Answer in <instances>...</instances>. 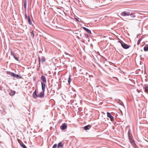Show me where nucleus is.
I'll return each instance as SVG.
<instances>
[{"label": "nucleus", "mask_w": 148, "mask_h": 148, "mask_svg": "<svg viewBox=\"0 0 148 148\" xmlns=\"http://www.w3.org/2000/svg\"><path fill=\"white\" fill-rule=\"evenodd\" d=\"M7 74L8 75H10L11 76H13L14 77L16 78H22V77L21 76L19 75H18L15 74L14 73L7 71Z\"/></svg>", "instance_id": "f257e3e1"}, {"label": "nucleus", "mask_w": 148, "mask_h": 148, "mask_svg": "<svg viewBox=\"0 0 148 148\" xmlns=\"http://www.w3.org/2000/svg\"><path fill=\"white\" fill-rule=\"evenodd\" d=\"M130 12L127 11H124L121 12V16H130Z\"/></svg>", "instance_id": "f03ea898"}, {"label": "nucleus", "mask_w": 148, "mask_h": 148, "mask_svg": "<svg viewBox=\"0 0 148 148\" xmlns=\"http://www.w3.org/2000/svg\"><path fill=\"white\" fill-rule=\"evenodd\" d=\"M129 131H129L128 132L129 140H130V143L132 144V145L134 146V145H135V143L134 140H133L132 139L130 136V134L129 133Z\"/></svg>", "instance_id": "7ed1b4c3"}, {"label": "nucleus", "mask_w": 148, "mask_h": 148, "mask_svg": "<svg viewBox=\"0 0 148 148\" xmlns=\"http://www.w3.org/2000/svg\"><path fill=\"white\" fill-rule=\"evenodd\" d=\"M122 47L124 49H127L129 48L130 47V46L125 44V43H121Z\"/></svg>", "instance_id": "20e7f679"}, {"label": "nucleus", "mask_w": 148, "mask_h": 148, "mask_svg": "<svg viewBox=\"0 0 148 148\" xmlns=\"http://www.w3.org/2000/svg\"><path fill=\"white\" fill-rule=\"evenodd\" d=\"M107 117L110 118V120L112 121H114V117L111 115V114L109 112H107Z\"/></svg>", "instance_id": "39448f33"}, {"label": "nucleus", "mask_w": 148, "mask_h": 148, "mask_svg": "<svg viewBox=\"0 0 148 148\" xmlns=\"http://www.w3.org/2000/svg\"><path fill=\"white\" fill-rule=\"evenodd\" d=\"M38 92L36 89L35 91L34 92L32 95L33 97L35 99H36L38 97V95L37 94Z\"/></svg>", "instance_id": "423d86ee"}, {"label": "nucleus", "mask_w": 148, "mask_h": 148, "mask_svg": "<svg viewBox=\"0 0 148 148\" xmlns=\"http://www.w3.org/2000/svg\"><path fill=\"white\" fill-rule=\"evenodd\" d=\"M38 60H39V64H40V60H41V61L42 62H44L45 60V58L44 56L42 57V58H41V60L40 59V57L39 56H38Z\"/></svg>", "instance_id": "0eeeda50"}, {"label": "nucleus", "mask_w": 148, "mask_h": 148, "mask_svg": "<svg viewBox=\"0 0 148 148\" xmlns=\"http://www.w3.org/2000/svg\"><path fill=\"white\" fill-rule=\"evenodd\" d=\"M44 92L45 91H42L38 95V97L40 98L43 97L44 96Z\"/></svg>", "instance_id": "6e6552de"}, {"label": "nucleus", "mask_w": 148, "mask_h": 148, "mask_svg": "<svg viewBox=\"0 0 148 148\" xmlns=\"http://www.w3.org/2000/svg\"><path fill=\"white\" fill-rule=\"evenodd\" d=\"M67 127V124L66 123H64L60 126V128L62 130L65 129Z\"/></svg>", "instance_id": "1a4fd4ad"}, {"label": "nucleus", "mask_w": 148, "mask_h": 148, "mask_svg": "<svg viewBox=\"0 0 148 148\" xmlns=\"http://www.w3.org/2000/svg\"><path fill=\"white\" fill-rule=\"evenodd\" d=\"M41 84L42 91H45V83L43 82H42Z\"/></svg>", "instance_id": "9d476101"}, {"label": "nucleus", "mask_w": 148, "mask_h": 148, "mask_svg": "<svg viewBox=\"0 0 148 148\" xmlns=\"http://www.w3.org/2000/svg\"><path fill=\"white\" fill-rule=\"evenodd\" d=\"M41 80L44 83H46L47 82L46 78L44 75H42L40 78Z\"/></svg>", "instance_id": "9b49d317"}, {"label": "nucleus", "mask_w": 148, "mask_h": 148, "mask_svg": "<svg viewBox=\"0 0 148 148\" xmlns=\"http://www.w3.org/2000/svg\"><path fill=\"white\" fill-rule=\"evenodd\" d=\"M83 28L84 30L86 31L88 33H90L91 34H92L91 31L89 29L84 27H83Z\"/></svg>", "instance_id": "f8f14e48"}, {"label": "nucleus", "mask_w": 148, "mask_h": 148, "mask_svg": "<svg viewBox=\"0 0 148 148\" xmlns=\"http://www.w3.org/2000/svg\"><path fill=\"white\" fill-rule=\"evenodd\" d=\"M91 126L90 125H88L84 127V129L85 130H89L91 128Z\"/></svg>", "instance_id": "ddd939ff"}, {"label": "nucleus", "mask_w": 148, "mask_h": 148, "mask_svg": "<svg viewBox=\"0 0 148 148\" xmlns=\"http://www.w3.org/2000/svg\"><path fill=\"white\" fill-rule=\"evenodd\" d=\"M130 16L129 17V19L130 20H133L132 18H134L136 17V16L133 14H131L130 13Z\"/></svg>", "instance_id": "4468645a"}, {"label": "nucleus", "mask_w": 148, "mask_h": 148, "mask_svg": "<svg viewBox=\"0 0 148 148\" xmlns=\"http://www.w3.org/2000/svg\"><path fill=\"white\" fill-rule=\"evenodd\" d=\"M63 147V144L61 142H60L58 144L57 148H60V147Z\"/></svg>", "instance_id": "2eb2a0df"}, {"label": "nucleus", "mask_w": 148, "mask_h": 148, "mask_svg": "<svg viewBox=\"0 0 148 148\" xmlns=\"http://www.w3.org/2000/svg\"><path fill=\"white\" fill-rule=\"evenodd\" d=\"M144 50L145 51H148V45H146L144 47Z\"/></svg>", "instance_id": "dca6fc26"}, {"label": "nucleus", "mask_w": 148, "mask_h": 148, "mask_svg": "<svg viewBox=\"0 0 148 148\" xmlns=\"http://www.w3.org/2000/svg\"><path fill=\"white\" fill-rule=\"evenodd\" d=\"M15 93V91L14 90H11L10 92V95L11 96L14 95Z\"/></svg>", "instance_id": "f3484780"}, {"label": "nucleus", "mask_w": 148, "mask_h": 148, "mask_svg": "<svg viewBox=\"0 0 148 148\" xmlns=\"http://www.w3.org/2000/svg\"><path fill=\"white\" fill-rule=\"evenodd\" d=\"M28 23L29 25H31L32 24V22L30 18V17H28L27 18Z\"/></svg>", "instance_id": "a211bd4d"}, {"label": "nucleus", "mask_w": 148, "mask_h": 148, "mask_svg": "<svg viewBox=\"0 0 148 148\" xmlns=\"http://www.w3.org/2000/svg\"><path fill=\"white\" fill-rule=\"evenodd\" d=\"M145 92L148 94V86H146L145 88Z\"/></svg>", "instance_id": "6ab92c4d"}, {"label": "nucleus", "mask_w": 148, "mask_h": 148, "mask_svg": "<svg viewBox=\"0 0 148 148\" xmlns=\"http://www.w3.org/2000/svg\"><path fill=\"white\" fill-rule=\"evenodd\" d=\"M71 76L70 75L69 76V77L68 78V82L69 84H70V82H71V80H72L71 79Z\"/></svg>", "instance_id": "aec40b11"}, {"label": "nucleus", "mask_w": 148, "mask_h": 148, "mask_svg": "<svg viewBox=\"0 0 148 148\" xmlns=\"http://www.w3.org/2000/svg\"><path fill=\"white\" fill-rule=\"evenodd\" d=\"M27 3V0H25V2H24V7L25 9H26V8Z\"/></svg>", "instance_id": "412c9836"}, {"label": "nucleus", "mask_w": 148, "mask_h": 148, "mask_svg": "<svg viewBox=\"0 0 148 148\" xmlns=\"http://www.w3.org/2000/svg\"><path fill=\"white\" fill-rule=\"evenodd\" d=\"M22 144H21V146L23 148H27L26 146L22 142Z\"/></svg>", "instance_id": "4be33fe9"}, {"label": "nucleus", "mask_w": 148, "mask_h": 148, "mask_svg": "<svg viewBox=\"0 0 148 148\" xmlns=\"http://www.w3.org/2000/svg\"><path fill=\"white\" fill-rule=\"evenodd\" d=\"M30 33H31V36H32V37L33 38H34V34L33 32V31H32V32H30Z\"/></svg>", "instance_id": "5701e85b"}, {"label": "nucleus", "mask_w": 148, "mask_h": 148, "mask_svg": "<svg viewBox=\"0 0 148 148\" xmlns=\"http://www.w3.org/2000/svg\"><path fill=\"white\" fill-rule=\"evenodd\" d=\"M10 53H11V55L12 56H15L14 52L12 51H11Z\"/></svg>", "instance_id": "b1692460"}, {"label": "nucleus", "mask_w": 148, "mask_h": 148, "mask_svg": "<svg viewBox=\"0 0 148 148\" xmlns=\"http://www.w3.org/2000/svg\"><path fill=\"white\" fill-rule=\"evenodd\" d=\"M141 41V39L140 38L139 39L137 43V44L138 45L140 44V43Z\"/></svg>", "instance_id": "393cba45"}, {"label": "nucleus", "mask_w": 148, "mask_h": 148, "mask_svg": "<svg viewBox=\"0 0 148 148\" xmlns=\"http://www.w3.org/2000/svg\"><path fill=\"white\" fill-rule=\"evenodd\" d=\"M58 145L56 144H54L52 147V148H56Z\"/></svg>", "instance_id": "a878e982"}, {"label": "nucleus", "mask_w": 148, "mask_h": 148, "mask_svg": "<svg viewBox=\"0 0 148 148\" xmlns=\"http://www.w3.org/2000/svg\"><path fill=\"white\" fill-rule=\"evenodd\" d=\"M13 57H14V58L15 59V60L18 61H19V58H18L16 57L15 56H14Z\"/></svg>", "instance_id": "bb28decb"}, {"label": "nucleus", "mask_w": 148, "mask_h": 148, "mask_svg": "<svg viewBox=\"0 0 148 148\" xmlns=\"http://www.w3.org/2000/svg\"><path fill=\"white\" fill-rule=\"evenodd\" d=\"M25 18L26 19L28 18V17H29V16H27L26 13L25 14Z\"/></svg>", "instance_id": "cd10ccee"}, {"label": "nucleus", "mask_w": 148, "mask_h": 148, "mask_svg": "<svg viewBox=\"0 0 148 148\" xmlns=\"http://www.w3.org/2000/svg\"><path fill=\"white\" fill-rule=\"evenodd\" d=\"M84 35H85V37L86 38H88L89 37L88 35L87 34H85Z\"/></svg>", "instance_id": "c85d7f7f"}, {"label": "nucleus", "mask_w": 148, "mask_h": 148, "mask_svg": "<svg viewBox=\"0 0 148 148\" xmlns=\"http://www.w3.org/2000/svg\"><path fill=\"white\" fill-rule=\"evenodd\" d=\"M120 104L121 105H122V106H123L124 107V104H123V102H122V103H121Z\"/></svg>", "instance_id": "c756f323"}, {"label": "nucleus", "mask_w": 148, "mask_h": 148, "mask_svg": "<svg viewBox=\"0 0 148 148\" xmlns=\"http://www.w3.org/2000/svg\"><path fill=\"white\" fill-rule=\"evenodd\" d=\"M119 42L121 43H121H124V42H123L122 41H119Z\"/></svg>", "instance_id": "7c9ffc66"}, {"label": "nucleus", "mask_w": 148, "mask_h": 148, "mask_svg": "<svg viewBox=\"0 0 148 148\" xmlns=\"http://www.w3.org/2000/svg\"><path fill=\"white\" fill-rule=\"evenodd\" d=\"M22 142H19V144H20V145H21V144H22Z\"/></svg>", "instance_id": "2f4dec72"}, {"label": "nucleus", "mask_w": 148, "mask_h": 148, "mask_svg": "<svg viewBox=\"0 0 148 148\" xmlns=\"http://www.w3.org/2000/svg\"><path fill=\"white\" fill-rule=\"evenodd\" d=\"M75 19H76V20L77 21V18H75Z\"/></svg>", "instance_id": "473e14b6"}]
</instances>
